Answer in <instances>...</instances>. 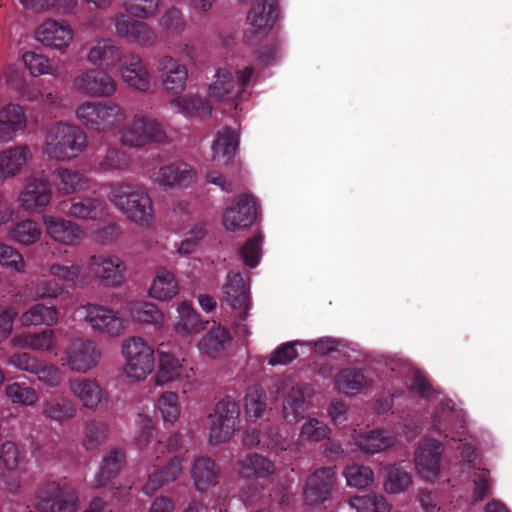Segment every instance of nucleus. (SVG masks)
Instances as JSON below:
<instances>
[{"instance_id":"nucleus-1","label":"nucleus","mask_w":512,"mask_h":512,"mask_svg":"<svg viewBox=\"0 0 512 512\" xmlns=\"http://www.w3.org/2000/svg\"><path fill=\"white\" fill-rule=\"evenodd\" d=\"M109 201L129 220L139 226L148 227L154 219L152 199L140 185L119 183L112 186Z\"/></svg>"},{"instance_id":"nucleus-2","label":"nucleus","mask_w":512,"mask_h":512,"mask_svg":"<svg viewBox=\"0 0 512 512\" xmlns=\"http://www.w3.org/2000/svg\"><path fill=\"white\" fill-rule=\"evenodd\" d=\"M122 377L130 383L145 381L155 370V349L141 336H130L120 346Z\"/></svg>"},{"instance_id":"nucleus-3","label":"nucleus","mask_w":512,"mask_h":512,"mask_svg":"<svg viewBox=\"0 0 512 512\" xmlns=\"http://www.w3.org/2000/svg\"><path fill=\"white\" fill-rule=\"evenodd\" d=\"M87 147V135L78 126L57 122L45 132L43 150L51 159L67 161L76 158Z\"/></svg>"},{"instance_id":"nucleus-4","label":"nucleus","mask_w":512,"mask_h":512,"mask_svg":"<svg viewBox=\"0 0 512 512\" xmlns=\"http://www.w3.org/2000/svg\"><path fill=\"white\" fill-rule=\"evenodd\" d=\"M75 119L86 129L105 134L117 129L125 120L124 109L114 101L86 100L74 110Z\"/></svg>"},{"instance_id":"nucleus-5","label":"nucleus","mask_w":512,"mask_h":512,"mask_svg":"<svg viewBox=\"0 0 512 512\" xmlns=\"http://www.w3.org/2000/svg\"><path fill=\"white\" fill-rule=\"evenodd\" d=\"M254 67L249 64L229 63L216 69L208 86L209 97L218 102L233 104L245 91Z\"/></svg>"},{"instance_id":"nucleus-6","label":"nucleus","mask_w":512,"mask_h":512,"mask_svg":"<svg viewBox=\"0 0 512 512\" xmlns=\"http://www.w3.org/2000/svg\"><path fill=\"white\" fill-rule=\"evenodd\" d=\"M84 323L97 335L120 338L129 329L130 321L123 313L111 306L87 303L81 307Z\"/></svg>"},{"instance_id":"nucleus-7","label":"nucleus","mask_w":512,"mask_h":512,"mask_svg":"<svg viewBox=\"0 0 512 512\" xmlns=\"http://www.w3.org/2000/svg\"><path fill=\"white\" fill-rule=\"evenodd\" d=\"M118 139L125 147L141 149L152 143L166 141L167 135L156 118L148 114L136 113L119 129Z\"/></svg>"},{"instance_id":"nucleus-8","label":"nucleus","mask_w":512,"mask_h":512,"mask_svg":"<svg viewBox=\"0 0 512 512\" xmlns=\"http://www.w3.org/2000/svg\"><path fill=\"white\" fill-rule=\"evenodd\" d=\"M88 276L108 288H119L127 281L128 267L125 259L114 253H99L89 257Z\"/></svg>"},{"instance_id":"nucleus-9","label":"nucleus","mask_w":512,"mask_h":512,"mask_svg":"<svg viewBox=\"0 0 512 512\" xmlns=\"http://www.w3.org/2000/svg\"><path fill=\"white\" fill-rule=\"evenodd\" d=\"M101 356L96 341L87 337H76L67 343L61 361L72 372L87 374L98 366Z\"/></svg>"},{"instance_id":"nucleus-10","label":"nucleus","mask_w":512,"mask_h":512,"mask_svg":"<svg viewBox=\"0 0 512 512\" xmlns=\"http://www.w3.org/2000/svg\"><path fill=\"white\" fill-rule=\"evenodd\" d=\"M35 499L39 512H76L79 506L76 491L55 481L43 483Z\"/></svg>"},{"instance_id":"nucleus-11","label":"nucleus","mask_w":512,"mask_h":512,"mask_svg":"<svg viewBox=\"0 0 512 512\" xmlns=\"http://www.w3.org/2000/svg\"><path fill=\"white\" fill-rule=\"evenodd\" d=\"M52 199V188L49 180L43 174L27 177L18 193L19 207L29 213L46 208Z\"/></svg>"},{"instance_id":"nucleus-12","label":"nucleus","mask_w":512,"mask_h":512,"mask_svg":"<svg viewBox=\"0 0 512 512\" xmlns=\"http://www.w3.org/2000/svg\"><path fill=\"white\" fill-rule=\"evenodd\" d=\"M154 371L153 381L156 386L189 381L193 375V368L187 365L185 358L166 351H158Z\"/></svg>"},{"instance_id":"nucleus-13","label":"nucleus","mask_w":512,"mask_h":512,"mask_svg":"<svg viewBox=\"0 0 512 512\" xmlns=\"http://www.w3.org/2000/svg\"><path fill=\"white\" fill-rule=\"evenodd\" d=\"M444 451L443 444L435 439L419 442L414 454V466L419 476L435 481L440 476V460Z\"/></svg>"},{"instance_id":"nucleus-14","label":"nucleus","mask_w":512,"mask_h":512,"mask_svg":"<svg viewBox=\"0 0 512 512\" xmlns=\"http://www.w3.org/2000/svg\"><path fill=\"white\" fill-rule=\"evenodd\" d=\"M34 38L47 48L65 51L74 40V30L64 20L46 19L35 29Z\"/></svg>"},{"instance_id":"nucleus-15","label":"nucleus","mask_w":512,"mask_h":512,"mask_svg":"<svg viewBox=\"0 0 512 512\" xmlns=\"http://www.w3.org/2000/svg\"><path fill=\"white\" fill-rule=\"evenodd\" d=\"M117 36L142 48L154 46L158 41L156 31L147 23L118 14L112 18Z\"/></svg>"},{"instance_id":"nucleus-16","label":"nucleus","mask_w":512,"mask_h":512,"mask_svg":"<svg viewBox=\"0 0 512 512\" xmlns=\"http://www.w3.org/2000/svg\"><path fill=\"white\" fill-rule=\"evenodd\" d=\"M150 179L163 189L186 188L196 182L197 172L190 164L176 161L160 167Z\"/></svg>"},{"instance_id":"nucleus-17","label":"nucleus","mask_w":512,"mask_h":512,"mask_svg":"<svg viewBox=\"0 0 512 512\" xmlns=\"http://www.w3.org/2000/svg\"><path fill=\"white\" fill-rule=\"evenodd\" d=\"M118 72L122 81L133 90L146 92L151 87L152 74L138 54L131 53L121 60Z\"/></svg>"},{"instance_id":"nucleus-18","label":"nucleus","mask_w":512,"mask_h":512,"mask_svg":"<svg viewBox=\"0 0 512 512\" xmlns=\"http://www.w3.org/2000/svg\"><path fill=\"white\" fill-rule=\"evenodd\" d=\"M68 389L84 408L92 411L106 405L109 400L107 391L95 379L72 378L68 381Z\"/></svg>"},{"instance_id":"nucleus-19","label":"nucleus","mask_w":512,"mask_h":512,"mask_svg":"<svg viewBox=\"0 0 512 512\" xmlns=\"http://www.w3.org/2000/svg\"><path fill=\"white\" fill-rule=\"evenodd\" d=\"M157 71L165 92L180 95L188 80L187 67L170 55H163L157 61Z\"/></svg>"},{"instance_id":"nucleus-20","label":"nucleus","mask_w":512,"mask_h":512,"mask_svg":"<svg viewBox=\"0 0 512 512\" xmlns=\"http://www.w3.org/2000/svg\"><path fill=\"white\" fill-rule=\"evenodd\" d=\"M276 392L284 395L282 412L284 420L288 424H296L308 409L302 387L289 380H279L276 384Z\"/></svg>"},{"instance_id":"nucleus-21","label":"nucleus","mask_w":512,"mask_h":512,"mask_svg":"<svg viewBox=\"0 0 512 512\" xmlns=\"http://www.w3.org/2000/svg\"><path fill=\"white\" fill-rule=\"evenodd\" d=\"M74 86L93 97H111L117 90V83L112 76L105 71L95 69L79 74L74 80Z\"/></svg>"},{"instance_id":"nucleus-22","label":"nucleus","mask_w":512,"mask_h":512,"mask_svg":"<svg viewBox=\"0 0 512 512\" xmlns=\"http://www.w3.org/2000/svg\"><path fill=\"white\" fill-rule=\"evenodd\" d=\"M256 218L254 197L243 194L228 207L223 216V225L228 231L243 230L251 226Z\"/></svg>"},{"instance_id":"nucleus-23","label":"nucleus","mask_w":512,"mask_h":512,"mask_svg":"<svg viewBox=\"0 0 512 512\" xmlns=\"http://www.w3.org/2000/svg\"><path fill=\"white\" fill-rule=\"evenodd\" d=\"M42 223L46 234L55 242L75 246L85 237L84 230L75 222L53 215H44Z\"/></svg>"},{"instance_id":"nucleus-24","label":"nucleus","mask_w":512,"mask_h":512,"mask_svg":"<svg viewBox=\"0 0 512 512\" xmlns=\"http://www.w3.org/2000/svg\"><path fill=\"white\" fill-rule=\"evenodd\" d=\"M248 287L238 272H229L222 287L223 301L232 309L240 310V318L244 320L251 307Z\"/></svg>"},{"instance_id":"nucleus-25","label":"nucleus","mask_w":512,"mask_h":512,"mask_svg":"<svg viewBox=\"0 0 512 512\" xmlns=\"http://www.w3.org/2000/svg\"><path fill=\"white\" fill-rule=\"evenodd\" d=\"M277 17V0H261L254 3L246 18L249 32L255 36L267 34L274 27Z\"/></svg>"},{"instance_id":"nucleus-26","label":"nucleus","mask_w":512,"mask_h":512,"mask_svg":"<svg viewBox=\"0 0 512 512\" xmlns=\"http://www.w3.org/2000/svg\"><path fill=\"white\" fill-rule=\"evenodd\" d=\"M442 404V414L433 418V427L445 438L465 440L464 420L460 411H455L451 400Z\"/></svg>"},{"instance_id":"nucleus-27","label":"nucleus","mask_w":512,"mask_h":512,"mask_svg":"<svg viewBox=\"0 0 512 512\" xmlns=\"http://www.w3.org/2000/svg\"><path fill=\"white\" fill-rule=\"evenodd\" d=\"M335 484V473L331 468H322L309 476L304 490L308 505L319 504L328 499Z\"/></svg>"},{"instance_id":"nucleus-28","label":"nucleus","mask_w":512,"mask_h":512,"mask_svg":"<svg viewBox=\"0 0 512 512\" xmlns=\"http://www.w3.org/2000/svg\"><path fill=\"white\" fill-rule=\"evenodd\" d=\"M26 125V112L21 105L9 103L3 106L0 109V143L12 141Z\"/></svg>"},{"instance_id":"nucleus-29","label":"nucleus","mask_w":512,"mask_h":512,"mask_svg":"<svg viewBox=\"0 0 512 512\" xmlns=\"http://www.w3.org/2000/svg\"><path fill=\"white\" fill-rule=\"evenodd\" d=\"M32 154L26 145H17L0 152V180L11 179L21 173L31 160Z\"/></svg>"},{"instance_id":"nucleus-30","label":"nucleus","mask_w":512,"mask_h":512,"mask_svg":"<svg viewBox=\"0 0 512 512\" xmlns=\"http://www.w3.org/2000/svg\"><path fill=\"white\" fill-rule=\"evenodd\" d=\"M177 317L173 323L174 332L182 338H191L205 328V323L196 310L186 301L176 306Z\"/></svg>"},{"instance_id":"nucleus-31","label":"nucleus","mask_w":512,"mask_h":512,"mask_svg":"<svg viewBox=\"0 0 512 512\" xmlns=\"http://www.w3.org/2000/svg\"><path fill=\"white\" fill-rule=\"evenodd\" d=\"M231 340V334L225 327L215 325L201 337L197 349L201 355L216 358L225 352Z\"/></svg>"},{"instance_id":"nucleus-32","label":"nucleus","mask_w":512,"mask_h":512,"mask_svg":"<svg viewBox=\"0 0 512 512\" xmlns=\"http://www.w3.org/2000/svg\"><path fill=\"white\" fill-rule=\"evenodd\" d=\"M149 297L158 301H170L180 293L175 275L164 267H159L147 291Z\"/></svg>"},{"instance_id":"nucleus-33","label":"nucleus","mask_w":512,"mask_h":512,"mask_svg":"<svg viewBox=\"0 0 512 512\" xmlns=\"http://www.w3.org/2000/svg\"><path fill=\"white\" fill-rule=\"evenodd\" d=\"M183 473V460L181 457H173L162 469L149 474L143 486L146 495H153L161 487L175 482Z\"/></svg>"},{"instance_id":"nucleus-34","label":"nucleus","mask_w":512,"mask_h":512,"mask_svg":"<svg viewBox=\"0 0 512 512\" xmlns=\"http://www.w3.org/2000/svg\"><path fill=\"white\" fill-rule=\"evenodd\" d=\"M87 59L95 66L114 67L122 60V49L110 39H98L89 49Z\"/></svg>"},{"instance_id":"nucleus-35","label":"nucleus","mask_w":512,"mask_h":512,"mask_svg":"<svg viewBox=\"0 0 512 512\" xmlns=\"http://www.w3.org/2000/svg\"><path fill=\"white\" fill-rule=\"evenodd\" d=\"M57 338L52 330H44L38 333H21L11 339V345L19 349H31L48 352L55 348Z\"/></svg>"},{"instance_id":"nucleus-36","label":"nucleus","mask_w":512,"mask_h":512,"mask_svg":"<svg viewBox=\"0 0 512 512\" xmlns=\"http://www.w3.org/2000/svg\"><path fill=\"white\" fill-rule=\"evenodd\" d=\"M373 380L363 371L347 368L340 371L335 380V387L339 392L347 395H356L370 388Z\"/></svg>"},{"instance_id":"nucleus-37","label":"nucleus","mask_w":512,"mask_h":512,"mask_svg":"<svg viewBox=\"0 0 512 512\" xmlns=\"http://www.w3.org/2000/svg\"><path fill=\"white\" fill-rule=\"evenodd\" d=\"M172 108L187 117H205L211 113L210 102L197 94L177 95L170 100Z\"/></svg>"},{"instance_id":"nucleus-38","label":"nucleus","mask_w":512,"mask_h":512,"mask_svg":"<svg viewBox=\"0 0 512 512\" xmlns=\"http://www.w3.org/2000/svg\"><path fill=\"white\" fill-rule=\"evenodd\" d=\"M191 476L195 488L199 492H206L218 483L220 470L211 459L199 458L193 463Z\"/></svg>"},{"instance_id":"nucleus-39","label":"nucleus","mask_w":512,"mask_h":512,"mask_svg":"<svg viewBox=\"0 0 512 512\" xmlns=\"http://www.w3.org/2000/svg\"><path fill=\"white\" fill-rule=\"evenodd\" d=\"M243 442L247 447H260L273 452L285 451L289 449L290 444L278 434V432L269 430L252 429L245 433Z\"/></svg>"},{"instance_id":"nucleus-40","label":"nucleus","mask_w":512,"mask_h":512,"mask_svg":"<svg viewBox=\"0 0 512 512\" xmlns=\"http://www.w3.org/2000/svg\"><path fill=\"white\" fill-rule=\"evenodd\" d=\"M239 145V134L231 128H223L217 132L212 144L214 161L226 164L236 154Z\"/></svg>"},{"instance_id":"nucleus-41","label":"nucleus","mask_w":512,"mask_h":512,"mask_svg":"<svg viewBox=\"0 0 512 512\" xmlns=\"http://www.w3.org/2000/svg\"><path fill=\"white\" fill-rule=\"evenodd\" d=\"M354 443L361 452L375 454L396 444V436L385 430H372L356 435Z\"/></svg>"},{"instance_id":"nucleus-42","label":"nucleus","mask_w":512,"mask_h":512,"mask_svg":"<svg viewBox=\"0 0 512 512\" xmlns=\"http://www.w3.org/2000/svg\"><path fill=\"white\" fill-rule=\"evenodd\" d=\"M126 310L130 320L138 323L162 326L164 316L160 309L153 303L142 300H130L126 302Z\"/></svg>"},{"instance_id":"nucleus-43","label":"nucleus","mask_w":512,"mask_h":512,"mask_svg":"<svg viewBox=\"0 0 512 512\" xmlns=\"http://www.w3.org/2000/svg\"><path fill=\"white\" fill-rule=\"evenodd\" d=\"M155 409L165 424H175L182 414L179 394L171 390L161 392L156 399Z\"/></svg>"},{"instance_id":"nucleus-44","label":"nucleus","mask_w":512,"mask_h":512,"mask_svg":"<svg viewBox=\"0 0 512 512\" xmlns=\"http://www.w3.org/2000/svg\"><path fill=\"white\" fill-rule=\"evenodd\" d=\"M47 272L55 281L69 282L77 287H84L88 284V274L86 268L82 265L52 263L47 266Z\"/></svg>"},{"instance_id":"nucleus-45","label":"nucleus","mask_w":512,"mask_h":512,"mask_svg":"<svg viewBox=\"0 0 512 512\" xmlns=\"http://www.w3.org/2000/svg\"><path fill=\"white\" fill-rule=\"evenodd\" d=\"M57 190L65 195L78 193L89 187V180L83 174L70 169H57L54 172Z\"/></svg>"},{"instance_id":"nucleus-46","label":"nucleus","mask_w":512,"mask_h":512,"mask_svg":"<svg viewBox=\"0 0 512 512\" xmlns=\"http://www.w3.org/2000/svg\"><path fill=\"white\" fill-rule=\"evenodd\" d=\"M41 410L43 416L56 422L68 421L77 414L76 405L65 397L44 401L41 405Z\"/></svg>"},{"instance_id":"nucleus-47","label":"nucleus","mask_w":512,"mask_h":512,"mask_svg":"<svg viewBox=\"0 0 512 512\" xmlns=\"http://www.w3.org/2000/svg\"><path fill=\"white\" fill-rule=\"evenodd\" d=\"M41 236V227L32 219L19 221L8 230V238L24 246H32L40 240Z\"/></svg>"},{"instance_id":"nucleus-48","label":"nucleus","mask_w":512,"mask_h":512,"mask_svg":"<svg viewBox=\"0 0 512 512\" xmlns=\"http://www.w3.org/2000/svg\"><path fill=\"white\" fill-rule=\"evenodd\" d=\"M413 484L412 475L397 465L385 468L383 489L387 494L397 495L406 492Z\"/></svg>"},{"instance_id":"nucleus-49","label":"nucleus","mask_w":512,"mask_h":512,"mask_svg":"<svg viewBox=\"0 0 512 512\" xmlns=\"http://www.w3.org/2000/svg\"><path fill=\"white\" fill-rule=\"evenodd\" d=\"M131 163L127 152L117 147H108L97 158V169L101 172H119L126 170Z\"/></svg>"},{"instance_id":"nucleus-50","label":"nucleus","mask_w":512,"mask_h":512,"mask_svg":"<svg viewBox=\"0 0 512 512\" xmlns=\"http://www.w3.org/2000/svg\"><path fill=\"white\" fill-rule=\"evenodd\" d=\"M105 213V205L95 198H83L71 203L67 215L80 220H98Z\"/></svg>"},{"instance_id":"nucleus-51","label":"nucleus","mask_w":512,"mask_h":512,"mask_svg":"<svg viewBox=\"0 0 512 512\" xmlns=\"http://www.w3.org/2000/svg\"><path fill=\"white\" fill-rule=\"evenodd\" d=\"M58 322L57 309L53 306L36 304L20 317V323L24 327L29 326H53Z\"/></svg>"},{"instance_id":"nucleus-52","label":"nucleus","mask_w":512,"mask_h":512,"mask_svg":"<svg viewBox=\"0 0 512 512\" xmlns=\"http://www.w3.org/2000/svg\"><path fill=\"white\" fill-rule=\"evenodd\" d=\"M275 466L268 458L252 454L239 464V474L244 478L267 477L274 473Z\"/></svg>"},{"instance_id":"nucleus-53","label":"nucleus","mask_w":512,"mask_h":512,"mask_svg":"<svg viewBox=\"0 0 512 512\" xmlns=\"http://www.w3.org/2000/svg\"><path fill=\"white\" fill-rule=\"evenodd\" d=\"M109 424L101 420H91L86 423L83 446L87 450H96L106 443L109 438Z\"/></svg>"},{"instance_id":"nucleus-54","label":"nucleus","mask_w":512,"mask_h":512,"mask_svg":"<svg viewBox=\"0 0 512 512\" xmlns=\"http://www.w3.org/2000/svg\"><path fill=\"white\" fill-rule=\"evenodd\" d=\"M125 463V453L121 449H113L109 451L104 457L100 470L96 476V483L98 486H104L105 483L115 476L123 467Z\"/></svg>"},{"instance_id":"nucleus-55","label":"nucleus","mask_w":512,"mask_h":512,"mask_svg":"<svg viewBox=\"0 0 512 512\" xmlns=\"http://www.w3.org/2000/svg\"><path fill=\"white\" fill-rule=\"evenodd\" d=\"M25 456L21 455L18 447L11 441H6L0 448V467L5 473L24 471Z\"/></svg>"},{"instance_id":"nucleus-56","label":"nucleus","mask_w":512,"mask_h":512,"mask_svg":"<svg viewBox=\"0 0 512 512\" xmlns=\"http://www.w3.org/2000/svg\"><path fill=\"white\" fill-rule=\"evenodd\" d=\"M349 506L356 512H390L391 504L380 494L370 493L355 496L349 500Z\"/></svg>"},{"instance_id":"nucleus-57","label":"nucleus","mask_w":512,"mask_h":512,"mask_svg":"<svg viewBox=\"0 0 512 512\" xmlns=\"http://www.w3.org/2000/svg\"><path fill=\"white\" fill-rule=\"evenodd\" d=\"M158 25L167 34L179 35L185 31L187 22L182 11L172 6L162 13Z\"/></svg>"},{"instance_id":"nucleus-58","label":"nucleus","mask_w":512,"mask_h":512,"mask_svg":"<svg viewBox=\"0 0 512 512\" xmlns=\"http://www.w3.org/2000/svg\"><path fill=\"white\" fill-rule=\"evenodd\" d=\"M22 61L32 76L56 74V68L52 65L51 60L45 55L28 51L22 55Z\"/></svg>"},{"instance_id":"nucleus-59","label":"nucleus","mask_w":512,"mask_h":512,"mask_svg":"<svg viewBox=\"0 0 512 512\" xmlns=\"http://www.w3.org/2000/svg\"><path fill=\"white\" fill-rule=\"evenodd\" d=\"M347 485L356 489H364L374 481L373 471L366 466L353 464L344 471Z\"/></svg>"},{"instance_id":"nucleus-60","label":"nucleus","mask_w":512,"mask_h":512,"mask_svg":"<svg viewBox=\"0 0 512 512\" xmlns=\"http://www.w3.org/2000/svg\"><path fill=\"white\" fill-rule=\"evenodd\" d=\"M266 409V394L263 389L252 386L247 389L245 410L250 418H260Z\"/></svg>"},{"instance_id":"nucleus-61","label":"nucleus","mask_w":512,"mask_h":512,"mask_svg":"<svg viewBox=\"0 0 512 512\" xmlns=\"http://www.w3.org/2000/svg\"><path fill=\"white\" fill-rule=\"evenodd\" d=\"M240 416L239 404L232 398L226 397L220 400L214 409V413L209 418H215L218 421L228 422L238 425Z\"/></svg>"},{"instance_id":"nucleus-62","label":"nucleus","mask_w":512,"mask_h":512,"mask_svg":"<svg viewBox=\"0 0 512 512\" xmlns=\"http://www.w3.org/2000/svg\"><path fill=\"white\" fill-rule=\"evenodd\" d=\"M5 394L13 404L31 406L38 401V394L35 389L23 386L17 382L9 384L5 388Z\"/></svg>"},{"instance_id":"nucleus-63","label":"nucleus","mask_w":512,"mask_h":512,"mask_svg":"<svg viewBox=\"0 0 512 512\" xmlns=\"http://www.w3.org/2000/svg\"><path fill=\"white\" fill-rule=\"evenodd\" d=\"M0 265L16 273H24L26 263L14 247L0 243Z\"/></svg>"},{"instance_id":"nucleus-64","label":"nucleus","mask_w":512,"mask_h":512,"mask_svg":"<svg viewBox=\"0 0 512 512\" xmlns=\"http://www.w3.org/2000/svg\"><path fill=\"white\" fill-rule=\"evenodd\" d=\"M63 292V286L55 280H41L31 284L29 293L35 300L55 299Z\"/></svg>"}]
</instances>
